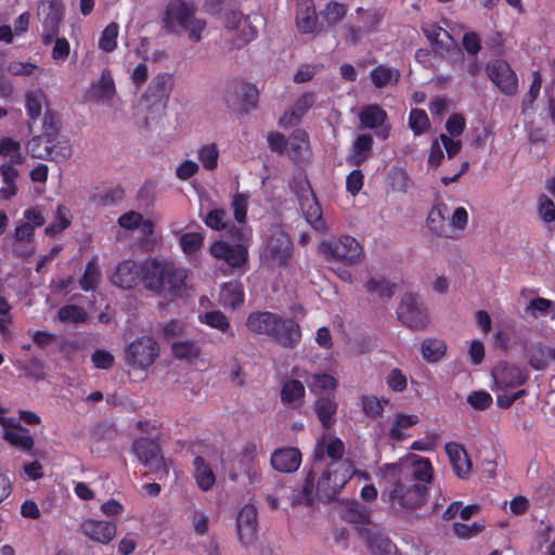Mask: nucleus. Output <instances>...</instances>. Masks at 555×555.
I'll list each match as a JSON object with an SVG mask.
<instances>
[{"label": "nucleus", "instance_id": "f257e3e1", "mask_svg": "<svg viewBox=\"0 0 555 555\" xmlns=\"http://www.w3.org/2000/svg\"><path fill=\"white\" fill-rule=\"evenodd\" d=\"M380 470L385 480L380 499L396 513L413 512L426 503L434 477L429 459L400 460L384 464Z\"/></svg>", "mask_w": 555, "mask_h": 555}, {"label": "nucleus", "instance_id": "f03ea898", "mask_svg": "<svg viewBox=\"0 0 555 555\" xmlns=\"http://www.w3.org/2000/svg\"><path fill=\"white\" fill-rule=\"evenodd\" d=\"M188 276V269L169 259L150 258L140 263L128 259L118 263L112 283L122 289H131L142 283L157 295L167 293L172 297H181Z\"/></svg>", "mask_w": 555, "mask_h": 555}, {"label": "nucleus", "instance_id": "7ed1b4c3", "mask_svg": "<svg viewBox=\"0 0 555 555\" xmlns=\"http://www.w3.org/2000/svg\"><path fill=\"white\" fill-rule=\"evenodd\" d=\"M164 27L170 34H178L179 28L188 30L190 40L198 42L206 23L194 17L193 5L182 0H172L166 8Z\"/></svg>", "mask_w": 555, "mask_h": 555}, {"label": "nucleus", "instance_id": "20e7f679", "mask_svg": "<svg viewBox=\"0 0 555 555\" xmlns=\"http://www.w3.org/2000/svg\"><path fill=\"white\" fill-rule=\"evenodd\" d=\"M354 474L350 461L331 462L323 468L315 486V496L321 501H333Z\"/></svg>", "mask_w": 555, "mask_h": 555}, {"label": "nucleus", "instance_id": "39448f33", "mask_svg": "<svg viewBox=\"0 0 555 555\" xmlns=\"http://www.w3.org/2000/svg\"><path fill=\"white\" fill-rule=\"evenodd\" d=\"M209 254L218 261H223L232 272L244 274L248 270L249 251L244 243L231 244L217 240L209 246Z\"/></svg>", "mask_w": 555, "mask_h": 555}, {"label": "nucleus", "instance_id": "423d86ee", "mask_svg": "<svg viewBox=\"0 0 555 555\" xmlns=\"http://www.w3.org/2000/svg\"><path fill=\"white\" fill-rule=\"evenodd\" d=\"M320 248L327 258L336 259L347 266L358 263L364 256L360 243L349 235L323 242Z\"/></svg>", "mask_w": 555, "mask_h": 555}, {"label": "nucleus", "instance_id": "0eeeda50", "mask_svg": "<svg viewBox=\"0 0 555 555\" xmlns=\"http://www.w3.org/2000/svg\"><path fill=\"white\" fill-rule=\"evenodd\" d=\"M170 91V75L158 74L151 80L147 90L142 95V101L146 104V109L152 118L164 114Z\"/></svg>", "mask_w": 555, "mask_h": 555}, {"label": "nucleus", "instance_id": "6e6552de", "mask_svg": "<svg viewBox=\"0 0 555 555\" xmlns=\"http://www.w3.org/2000/svg\"><path fill=\"white\" fill-rule=\"evenodd\" d=\"M356 13L361 25H346L345 35V41L352 46L360 42L362 35L377 31L385 16V12L382 9L357 8Z\"/></svg>", "mask_w": 555, "mask_h": 555}, {"label": "nucleus", "instance_id": "1a4fd4ad", "mask_svg": "<svg viewBox=\"0 0 555 555\" xmlns=\"http://www.w3.org/2000/svg\"><path fill=\"white\" fill-rule=\"evenodd\" d=\"M398 319L408 327L423 330L428 324V310L415 294H405L397 309Z\"/></svg>", "mask_w": 555, "mask_h": 555}, {"label": "nucleus", "instance_id": "9d476101", "mask_svg": "<svg viewBox=\"0 0 555 555\" xmlns=\"http://www.w3.org/2000/svg\"><path fill=\"white\" fill-rule=\"evenodd\" d=\"M158 345L152 337H139L127 347V362L132 366L146 369L158 357Z\"/></svg>", "mask_w": 555, "mask_h": 555}, {"label": "nucleus", "instance_id": "9b49d317", "mask_svg": "<svg viewBox=\"0 0 555 555\" xmlns=\"http://www.w3.org/2000/svg\"><path fill=\"white\" fill-rule=\"evenodd\" d=\"M486 73L488 78L505 95H513L518 88V79L509 64L501 59L487 63Z\"/></svg>", "mask_w": 555, "mask_h": 555}, {"label": "nucleus", "instance_id": "f8f14e48", "mask_svg": "<svg viewBox=\"0 0 555 555\" xmlns=\"http://www.w3.org/2000/svg\"><path fill=\"white\" fill-rule=\"evenodd\" d=\"M132 451L139 461L152 472L158 473L163 470L165 474H168L159 443L156 440L146 437L138 438L132 443Z\"/></svg>", "mask_w": 555, "mask_h": 555}, {"label": "nucleus", "instance_id": "ddd939ff", "mask_svg": "<svg viewBox=\"0 0 555 555\" xmlns=\"http://www.w3.org/2000/svg\"><path fill=\"white\" fill-rule=\"evenodd\" d=\"M421 29L437 51L446 54H455L460 60L463 57V52L455 39L449 31L440 27L438 24L424 23L422 24Z\"/></svg>", "mask_w": 555, "mask_h": 555}, {"label": "nucleus", "instance_id": "4468645a", "mask_svg": "<svg viewBox=\"0 0 555 555\" xmlns=\"http://www.w3.org/2000/svg\"><path fill=\"white\" fill-rule=\"evenodd\" d=\"M236 529L240 542L244 546L257 541L258 520L257 508L253 504H245L236 517Z\"/></svg>", "mask_w": 555, "mask_h": 555}, {"label": "nucleus", "instance_id": "2eb2a0df", "mask_svg": "<svg viewBox=\"0 0 555 555\" xmlns=\"http://www.w3.org/2000/svg\"><path fill=\"white\" fill-rule=\"evenodd\" d=\"M298 199L306 221L311 225L313 230L318 232H325L327 228L326 222L323 218L322 207L314 192L309 188V190L302 191L300 193Z\"/></svg>", "mask_w": 555, "mask_h": 555}, {"label": "nucleus", "instance_id": "dca6fc26", "mask_svg": "<svg viewBox=\"0 0 555 555\" xmlns=\"http://www.w3.org/2000/svg\"><path fill=\"white\" fill-rule=\"evenodd\" d=\"M270 339L283 348L293 349L301 340L300 325L293 319H283L279 315V321H276V326H274Z\"/></svg>", "mask_w": 555, "mask_h": 555}, {"label": "nucleus", "instance_id": "f3484780", "mask_svg": "<svg viewBox=\"0 0 555 555\" xmlns=\"http://www.w3.org/2000/svg\"><path fill=\"white\" fill-rule=\"evenodd\" d=\"M64 18V10L61 2L51 0L44 11L42 20L41 40L44 46H49L59 36L60 26Z\"/></svg>", "mask_w": 555, "mask_h": 555}, {"label": "nucleus", "instance_id": "a211bd4d", "mask_svg": "<svg viewBox=\"0 0 555 555\" xmlns=\"http://www.w3.org/2000/svg\"><path fill=\"white\" fill-rule=\"evenodd\" d=\"M360 537L372 555H389L395 546L376 524L369 528L360 529Z\"/></svg>", "mask_w": 555, "mask_h": 555}, {"label": "nucleus", "instance_id": "6ab92c4d", "mask_svg": "<svg viewBox=\"0 0 555 555\" xmlns=\"http://www.w3.org/2000/svg\"><path fill=\"white\" fill-rule=\"evenodd\" d=\"M81 532L94 542L108 544L116 535L117 527L114 522L86 519L80 525Z\"/></svg>", "mask_w": 555, "mask_h": 555}, {"label": "nucleus", "instance_id": "aec40b11", "mask_svg": "<svg viewBox=\"0 0 555 555\" xmlns=\"http://www.w3.org/2000/svg\"><path fill=\"white\" fill-rule=\"evenodd\" d=\"M270 463L278 472L294 473L301 464V453L294 447L279 448L271 454Z\"/></svg>", "mask_w": 555, "mask_h": 555}, {"label": "nucleus", "instance_id": "412c9836", "mask_svg": "<svg viewBox=\"0 0 555 555\" xmlns=\"http://www.w3.org/2000/svg\"><path fill=\"white\" fill-rule=\"evenodd\" d=\"M450 464L454 474L460 479H466L472 472V461L462 444L459 442H448L444 447Z\"/></svg>", "mask_w": 555, "mask_h": 555}, {"label": "nucleus", "instance_id": "4be33fe9", "mask_svg": "<svg viewBox=\"0 0 555 555\" xmlns=\"http://www.w3.org/2000/svg\"><path fill=\"white\" fill-rule=\"evenodd\" d=\"M449 207L439 203L431 207L427 215V227L429 231L439 237H452V227L448 223Z\"/></svg>", "mask_w": 555, "mask_h": 555}, {"label": "nucleus", "instance_id": "5701e85b", "mask_svg": "<svg viewBox=\"0 0 555 555\" xmlns=\"http://www.w3.org/2000/svg\"><path fill=\"white\" fill-rule=\"evenodd\" d=\"M337 410L338 403L333 393L320 396L313 403V411L324 429L333 427L336 422Z\"/></svg>", "mask_w": 555, "mask_h": 555}, {"label": "nucleus", "instance_id": "b1692460", "mask_svg": "<svg viewBox=\"0 0 555 555\" xmlns=\"http://www.w3.org/2000/svg\"><path fill=\"white\" fill-rule=\"evenodd\" d=\"M279 314L270 311H256L248 314L246 319L247 328L254 334L266 335L270 338L276 326Z\"/></svg>", "mask_w": 555, "mask_h": 555}, {"label": "nucleus", "instance_id": "393cba45", "mask_svg": "<svg viewBox=\"0 0 555 555\" xmlns=\"http://www.w3.org/2000/svg\"><path fill=\"white\" fill-rule=\"evenodd\" d=\"M296 26L301 34H311L317 29L318 15L313 0H299L296 12Z\"/></svg>", "mask_w": 555, "mask_h": 555}, {"label": "nucleus", "instance_id": "a878e982", "mask_svg": "<svg viewBox=\"0 0 555 555\" xmlns=\"http://www.w3.org/2000/svg\"><path fill=\"white\" fill-rule=\"evenodd\" d=\"M293 250V243L283 232H276L271 235L268 242V251L272 259L279 264L286 266L289 261Z\"/></svg>", "mask_w": 555, "mask_h": 555}, {"label": "nucleus", "instance_id": "bb28decb", "mask_svg": "<svg viewBox=\"0 0 555 555\" xmlns=\"http://www.w3.org/2000/svg\"><path fill=\"white\" fill-rule=\"evenodd\" d=\"M224 25L228 29L236 30L244 22V27L241 31L240 39L247 43L256 38L257 29L250 25L248 17L244 18L243 13L237 9L230 8L223 14Z\"/></svg>", "mask_w": 555, "mask_h": 555}, {"label": "nucleus", "instance_id": "cd10ccee", "mask_svg": "<svg viewBox=\"0 0 555 555\" xmlns=\"http://www.w3.org/2000/svg\"><path fill=\"white\" fill-rule=\"evenodd\" d=\"M116 93L115 81L112 72L104 68L99 80L93 81L90 86V98L96 102H105L113 99Z\"/></svg>", "mask_w": 555, "mask_h": 555}, {"label": "nucleus", "instance_id": "c85d7f7f", "mask_svg": "<svg viewBox=\"0 0 555 555\" xmlns=\"http://www.w3.org/2000/svg\"><path fill=\"white\" fill-rule=\"evenodd\" d=\"M220 304L233 310L238 309L245 301L244 286L240 281H229L221 285Z\"/></svg>", "mask_w": 555, "mask_h": 555}, {"label": "nucleus", "instance_id": "c756f323", "mask_svg": "<svg viewBox=\"0 0 555 555\" xmlns=\"http://www.w3.org/2000/svg\"><path fill=\"white\" fill-rule=\"evenodd\" d=\"M35 229L28 222L22 223L15 228L13 250L20 258L26 259L34 253L30 246Z\"/></svg>", "mask_w": 555, "mask_h": 555}, {"label": "nucleus", "instance_id": "7c9ffc66", "mask_svg": "<svg viewBox=\"0 0 555 555\" xmlns=\"http://www.w3.org/2000/svg\"><path fill=\"white\" fill-rule=\"evenodd\" d=\"M528 374L516 365H504L494 374L495 383L501 388H514L527 382Z\"/></svg>", "mask_w": 555, "mask_h": 555}, {"label": "nucleus", "instance_id": "2f4dec72", "mask_svg": "<svg viewBox=\"0 0 555 555\" xmlns=\"http://www.w3.org/2000/svg\"><path fill=\"white\" fill-rule=\"evenodd\" d=\"M344 519L352 524L360 534V529L374 525L371 520V511L359 502H351L344 511Z\"/></svg>", "mask_w": 555, "mask_h": 555}, {"label": "nucleus", "instance_id": "473e14b6", "mask_svg": "<svg viewBox=\"0 0 555 555\" xmlns=\"http://www.w3.org/2000/svg\"><path fill=\"white\" fill-rule=\"evenodd\" d=\"M305 396V385L298 379H287L281 387V402L294 409L301 406Z\"/></svg>", "mask_w": 555, "mask_h": 555}, {"label": "nucleus", "instance_id": "72a5a7b5", "mask_svg": "<svg viewBox=\"0 0 555 555\" xmlns=\"http://www.w3.org/2000/svg\"><path fill=\"white\" fill-rule=\"evenodd\" d=\"M400 77V70L387 64H380L370 72V79L376 89L396 86Z\"/></svg>", "mask_w": 555, "mask_h": 555}, {"label": "nucleus", "instance_id": "f704fd0d", "mask_svg": "<svg viewBox=\"0 0 555 555\" xmlns=\"http://www.w3.org/2000/svg\"><path fill=\"white\" fill-rule=\"evenodd\" d=\"M193 476L195 478L197 487L202 491H209L216 482V476L212 468L201 455L195 456L193 461Z\"/></svg>", "mask_w": 555, "mask_h": 555}, {"label": "nucleus", "instance_id": "c9c22d12", "mask_svg": "<svg viewBox=\"0 0 555 555\" xmlns=\"http://www.w3.org/2000/svg\"><path fill=\"white\" fill-rule=\"evenodd\" d=\"M373 143L372 134L358 135L353 142L352 154L347 158L348 164L357 167L361 166L369 158Z\"/></svg>", "mask_w": 555, "mask_h": 555}, {"label": "nucleus", "instance_id": "e433bc0d", "mask_svg": "<svg viewBox=\"0 0 555 555\" xmlns=\"http://www.w3.org/2000/svg\"><path fill=\"white\" fill-rule=\"evenodd\" d=\"M314 94L312 92H306L301 94L295 102V105L292 111L284 114L281 118V122L285 126L294 125V122H298L301 117L313 106L314 104Z\"/></svg>", "mask_w": 555, "mask_h": 555}, {"label": "nucleus", "instance_id": "4c0bfd02", "mask_svg": "<svg viewBox=\"0 0 555 555\" xmlns=\"http://www.w3.org/2000/svg\"><path fill=\"white\" fill-rule=\"evenodd\" d=\"M3 438L11 446L17 447L24 452H29L35 444L29 430L20 424L14 426L12 429H7Z\"/></svg>", "mask_w": 555, "mask_h": 555}, {"label": "nucleus", "instance_id": "58836bf2", "mask_svg": "<svg viewBox=\"0 0 555 555\" xmlns=\"http://www.w3.org/2000/svg\"><path fill=\"white\" fill-rule=\"evenodd\" d=\"M418 421L415 414H397L388 433L389 438L397 442L405 440L408 438L405 430L415 426Z\"/></svg>", "mask_w": 555, "mask_h": 555}, {"label": "nucleus", "instance_id": "ea45409f", "mask_svg": "<svg viewBox=\"0 0 555 555\" xmlns=\"http://www.w3.org/2000/svg\"><path fill=\"white\" fill-rule=\"evenodd\" d=\"M0 175L3 183V186L0 189V197L3 201H10L18 191L15 183L18 170L12 164H2L0 166Z\"/></svg>", "mask_w": 555, "mask_h": 555}, {"label": "nucleus", "instance_id": "a19ab883", "mask_svg": "<svg viewBox=\"0 0 555 555\" xmlns=\"http://www.w3.org/2000/svg\"><path fill=\"white\" fill-rule=\"evenodd\" d=\"M361 126L367 129H375L383 126L388 115L385 109L376 104L364 106L359 115Z\"/></svg>", "mask_w": 555, "mask_h": 555}, {"label": "nucleus", "instance_id": "79ce46f5", "mask_svg": "<svg viewBox=\"0 0 555 555\" xmlns=\"http://www.w3.org/2000/svg\"><path fill=\"white\" fill-rule=\"evenodd\" d=\"M46 104L47 95L41 89L29 91L26 93L25 108L29 121L35 122L41 116L42 107Z\"/></svg>", "mask_w": 555, "mask_h": 555}, {"label": "nucleus", "instance_id": "37998d69", "mask_svg": "<svg viewBox=\"0 0 555 555\" xmlns=\"http://www.w3.org/2000/svg\"><path fill=\"white\" fill-rule=\"evenodd\" d=\"M422 356L430 363L440 361L447 351V344L437 338H426L422 343Z\"/></svg>", "mask_w": 555, "mask_h": 555}, {"label": "nucleus", "instance_id": "c03bdc74", "mask_svg": "<svg viewBox=\"0 0 555 555\" xmlns=\"http://www.w3.org/2000/svg\"><path fill=\"white\" fill-rule=\"evenodd\" d=\"M101 279V270L96 262V257L88 261L83 274L79 280V287L85 292L94 291Z\"/></svg>", "mask_w": 555, "mask_h": 555}, {"label": "nucleus", "instance_id": "a18cd8bd", "mask_svg": "<svg viewBox=\"0 0 555 555\" xmlns=\"http://www.w3.org/2000/svg\"><path fill=\"white\" fill-rule=\"evenodd\" d=\"M389 403L386 398H377L376 396L364 395L361 397V409L365 416L377 418L383 416L385 406Z\"/></svg>", "mask_w": 555, "mask_h": 555}, {"label": "nucleus", "instance_id": "49530a36", "mask_svg": "<svg viewBox=\"0 0 555 555\" xmlns=\"http://www.w3.org/2000/svg\"><path fill=\"white\" fill-rule=\"evenodd\" d=\"M57 319L63 323L82 324L87 321L88 313L77 305H64L57 310Z\"/></svg>", "mask_w": 555, "mask_h": 555}, {"label": "nucleus", "instance_id": "de8ad7c7", "mask_svg": "<svg viewBox=\"0 0 555 555\" xmlns=\"http://www.w3.org/2000/svg\"><path fill=\"white\" fill-rule=\"evenodd\" d=\"M206 227L214 231H223L229 228L231 220L225 209L214 208L203 218Z\"/></svg>", "mask_w": 555, "mask_h": 555}, {"label": "nucleus", "instance_id": "09e8293b", "mask_svg": "<svg viewBox=\"0 0 555 555\" xmlns=\"http://www.w3.org/2000/svg\"><path fill=\"white\" fill-rule=\"evenodd\" d=\"M119 25L115 22L109 23L101 33L99 48L106 52H113L117 47Z\"/></svg>", "mask_w": 555, "mask_h": 555}, {"label": "nucleus", "instance_id": "8fccbe9b", "mask_svg": "<svg viewBox=\"0 0 555 555\" xmlns=\"http://www.w3.org/2000/svg\"><path fill=\"white\" fill-rule=\"evenodd\" d=\"M396 286V283H390L384 278H372L364 285L367 293H377L380 298L385 299L392 297Z\"/></svg>", "mask_w": 555, "mask_h": 555}, {"label": "nucleus", "instance_id": "3c124183", "mask_svg": "<svg viewBox=\"0 0 555 555\" xmlns=\"http://www.w3.org/2000/svg\"><path fill=\"white\" fill-rule=\"evenodd\" d=\"M52 141L44 135H36L28 142V153L34 158L50 160L51 151L49 152V147Z\"/></svg>", "mask_w": 555, "mask_h": 555}, {"label": "nucleus", "instance_id": "603ef678", "mask_svg": "<svg viewBox=\"0 0 555 555\" xmlns=\"http://www.w3.org/2000/svg\"><path fill=\"white\" fill-rule=\"evenodd\" d=\"M0 155L10 157L12 165H20L25 159L21 153L20 142L12 138H3L0 140Z\"/></svg>", "mask_w": 555, "mask_h": 555}, {"label": "nucleus", "instance_id": "864d4df0", "mask_svg": "<svg viewBox=\"0 0 555 555\" xmlns=\"http://www.w3.org/2000/svg\"><path fill=\"white\" fill-rule=\"evenodd\" d=\"M409 127L415 135L426 132L430 127L427 113L422 108H412L409 114Z\"/></svg>", "mask_w": 555, "mask_h": 555}, {"label": "nucleus", "instance_id": "5fc2aeb1", "mask_svg": "<svg viewBox=\"0 0 555 555\" xmlns=\"http://www.w3.org/2000/svg\"><path fill=\"white\" fill-rule=\"evenodd\" d=\"M202 323L219 330L222 333H228L231 328V324L227 315L220 310H211L206 312L203 317H199Z\"/></svg>", "mask_w": 555, "mask_h": 555}, {"label": "nucleus", "instance_id": "6e6d98bb", "mask_svg": "<svg viewBox=\"0 0 555 555\" xmlns=\"http://www.w3.org/2000/svg\"><path fill=\"white\" fill-rule=\"evenodd\" d=\"M198 159L206 170H215L218 167L219 150L217 144L210 143L203 145L198 152Z\"/></svg>", "mask_w": 555, "mask_h": 555}, {"label": "nucleus", "instance_id": "4d7b16f0", "mask_svg": "<svg viewBox=\"0 0 555 555\" xmlns=\"http://www.w3.org/2000/svg\"><path fill=\"white\" fill-rule=\"evenodd\" d=\"M204 236L198 232H188L180 236L179 244L185 255L196 254L204 244Z\"/></svg>", "mask_w": 555, "mask_h": 555}, {"label": "nucleus", "instance_id": "13d9d810", "mask_svg": "<svg viewBox=\"0 0 555 555\" xmlns=\"http://www.w3.org/2000/svg\"><path fill=\"white\" fill-rule=\"evenodd\" d=\"M172 353L178 359H196L201 354V348L195 341H176L171 346Z\"/></svg>", "mask_w": 555, "mask_h": 555}, {"label": "nucleus", "instance_id": "bf43d9fd", "mask_svg": "<svg viewBox=\"0 0 555 555\" xmlns=\"http://www.w3.org/2000/svg\"><path fill=\"white\" fill-rule=\"evenodd\" d=\"M70 225L68 210L64 205H59L56 208L55 219L49 224L44 232L49 236H54Z\"/></svg>", "mask_w": 555, "mask_h": 555}, {"label": "nucleus", "instance_id": "052dcab7", "mask_svg": "<svg viewBox=\"0 0 555 555\" xmlns=\"http://www.w3.org/2000/svg\"><path fill=\"white\" fill-rule=\"evenodd\" d=\"M347 12L348 7L346 4L330 1L322 14L325 16V21L328 26H335L346 16Z\"/></svg>", "mask_w": 555, "mask_h": 555}, {"label": "nucleus", "instance_id": "680f3d73", "mask_svg": "<svg viewBox=\"0 0 555 555\" xmlns=\"http://www.w3.org/2000/svg\"><path fill=\"white\" fill-rule=\"evenodd\" d=\"M51 151L50 160L64 162L72 157L73 147L68 140H59L50 143L49 152Z\"/></svg>", "mask_w": 555, "mask_h": 555}, {"label": "nucleus", "instance_id": "e2e57ef3", "mask_svg": "<svg viewBox=\"0 0 555 555\" xmlns=\"http://www.w3.org/2000/svg\"><path fill=\"white\" fill-rule=\"evenodd\" d=\"M468 222V212L464 207H457L454 209L451 218L449 217L448 223L452 227V237L459 238L461 233L465 230Z\"/></svg>", "mask_w": 555, "mask_h": 555}, {"label": "nucleus", "instance_id": "0e129e2a", "mask_svg": "<svg viewBox=\"0 0 555 555\" xmlns=\"http://www.w3.org/2000/svg\"><path fill=\"white\" fill-rule=\"evenodd\" d=\"M61 128V122L57 117V114L54 111L47 109L43 115V125H42V133L41 135H44L51 140L56 139L59 131Z\"/></svg>", "mask_w": 555, "mask_h": 555}, {"label": "nucleus", "instance_id": "69168bd1", "mask_svg": "<svg viewBox=\"0 0 555 555\" xmlns=\"http://www.w3.org/2000/svg\"><path fill=\"white\" fill-rule=\"evenodd\" d=\"M234 219L237 223H245L248 208V196L243 193H236L231 203Z\"/></svg>", "mask_w": 555, "mask_h": 555}, {"label": "nucleus", "instance_id": "338daca9", "mask_svg": "<svg viewBox=\"0 0 555 555\" xmlns=\"http://www.w3.org/2000/svg\"><path fill=\"white\" fill-rule=\"evenodd\" d=\"M338 387V380L326 373H318L312 375L311 389L334 391Z\"/></svg>", "mask_w": 555, "mask_h": 555}, {"label": "nucleus", "instance_id": "774afa93", "mask_svg": "<svg viewBox=\"0 0 555 555\" xmlns=\"http://www.w3.org/2000/svg\"><path fill=\"white\" fill-rule=\"evenodd\" d=\"M538 212L540 218L545 223L555 221V204L546 195H542L539 198Z\"/></svg>", "mask_w": 555, "mask_h": 555}]
</instances>
